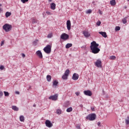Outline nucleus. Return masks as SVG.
Wrapping results in <instances>:
<instances>
[{
  "label": "nucleus",
  "mask_w": 129,
  "mask_h": 129,
  "mask_svg": "<svg viewBox=\"0 0 129 129\" xmlns=\"http://www.w3.org/2000/svg\"><path fill=\"white\" fill-rule=\"evenodd\" d=\"M91 110H92V111H94V107H91Z\"/></svg>",
  "instance_id": "obj_47"
},
{
  "label": "nucleus",
  "mask_w": 129,
  "mask_h": 129,
  "mask_svg": "<svg viewBox=\"0 0 129 129\" xmlns=\"http://www.w3.org/2000/svg\"><path fill=\"white\" fill-rule=\"evenodd\" d=\"M5 44V41H2L1 44V46H3Z\"/></svg>",
  "instance_id": "obj_43"
},
{
  "label": "nucleus",
  "mask_w": 129,
  "mask_h": 129,
  "mask_svg": "<svg viewBox=\"0 0 129 129\" xmlns=\"http://www.w3.org/2000/svg\"><path fill=\"white\" fill-rule=\"evenodd\" d=\"M3 95H4V93L3 92L0 91V97H2Z\"/></svg>",
  "instance_id": "obj_40"
},
{
  "label": "nucleus",
  "mask_w": 129,
  "mask_h": 129,
  "mask_svg": "<svg viewBox=\"0 0 129 129\" xmlns=\"http://www.w3.org/2000/svg\"><path fill=\"white\" fill-rule=\"evenodd\" d=\"M5 69V67L4 66H1L0 70H4Z\"/></svg>",
  "instance_id": "obj_38"
},
{
  "label": "nucleus",
  "mask_w": 129,
  "mask_h": 129,
  "mask_svg": "<svg viewBox=\"0 0 129 129\" xmlns=\"http://www.w3.org/2000/svg\"><path fill=\"white\" fill-rule=\"evenodd\" d=\"M98 12L100 15H102V11H101L100 10H99Z\"/></svg>",
  "instance_id": "obj_41"
},
{
  "label": "nucleus",
  "mask_w": 129,
  "mask_h": 129,
  "mask_svg": "<svg viewBox=\"0 0 129 129\" xmlns=\"http://www.w3.org/2000/svg\"><path fill=\"white\" fill-rule=\"evenodd\" d=\"M127 2H129V0H127Z\"/></svg>",
  "instance_id": "obj_55"
},
{
  "label": "nucleus",
  "mask_w": 129,
  "mask_h": 129,
  "mask_svg": "<svg viewBox=\"0 0 129 129\" xmlns=\"http://www.w3.org/2000/svg\"><path fill=\"white\" fill-rule=\"evenodd\" d=\"M78 78H79V75H78V74L76 73L73 74L72 77L73 80H78Z\"/></svg>",
  "instance_id": "obj_13"
},
{
  "label": "nucleus",
  "mask_w": 129,
  "mask_h": 129,
  "mask_svg": "<svg viewBox=\"0 0 129 129\" xmlns=\"http://www.w3.org/2000/svg\"><path fill=\"white\" fill-rule=\"evenodd\" d=\"M99 44L97 43L96 41H93L91 43L90 48L92 51V53L93 54H98L100 51V49L98 48Z\"/></svg>",
  "instance_id": "obj_1"
},
{
  "label": "nucleus",
  "mask_w": 129,
  "mask_h": 129,
  "mask_svg": "<svg viewBox=\"0 0 129 129\" xmlns=\"http://www.w3.org/2000/svg\"><path fill=\"white\" fill-rule=\"evenodd\" d=\"M53 86H58V81H54L53 82Z\"/></svg>",
  "instance_id": "obj_28"
},
{
  "label": "nucleus",
  "mask_w": 129,
  "mask_h": 129,
  "mask_svg": "<svg viewBox=\"0 0 129 129\" xmlns=\"http://www.w3.org/2000/svg\"><path fill=\"white\" fill-rule=\"evenodd\" d=\"M11 15H12V13L11 12H7L6 13L5 16L6 18H9V17L11 16Z\"/></svg>",
  "instance_id": "obj_25"
},
{
  "label": "nucleus",
  "mask_w": 129,
  "mask_h": 129,
  "mask_svg": "<svg viewBox=\"0 0 129 129\" xmlns=\"http://www.w3.org/2000/svg\"><path fill=\"white\" fill-rule=\"evenodd\" d=\"M83 34L85 38H88V37H90V33L88 32L87 31H84L83 32Z\"/></svg>",
  "instance_id": "obj_12"
},
{
  "label": "nucleus",
  "mask_w": 129,
  "mask_h": 129,
  "mask_svg": "<svg viewBox=\"0 0 129 129\" xmlns=\"http://www.w3.org/2000/svg\"><path fill=\"white\" fill-rule=\"evenodd\" d=\"M60 39H61V40H63L64 41H66V40H68V39H69V35L65 33H62L60 35Z\"/></svg>",
  "instance_id": "obj_5"
},
{
  "label": "nucleus",
  "mask_w": 129,
  "mask_h": 129,
  "mask_svg": "<svg viewBox=\"0 0 129 129\" xmlns=\"http://www.w3.org/2000/svg\"><path fill=\"white\" fill-rule=\"evenodd\" d=\"M45 125L47 127H52V126H53V124L51 123V121L46 120L45 121Z\"/></svg>",
  "instance_id": "obj_8"
},
{
  "label": "nucleus",
  "mask_w": 129,
  "mask_h": 129,
  "mask_svg": "<svg viewBox=\"0 0 129 129\" xmlns=\"http://www.w3.org/2000/svg\"><path fill=\"white\" fill-rule=\"evenodd\" d=\"M76 127V128L77 129H81V128L80 127V125H79V124L77 125Z\"/></svg>",
  "instance_id": "obj_39"
},
{
  "label": "nucleus",
  "mask_w": 129,
  "mask_h": 129,
  "mask_svg": "<svg viewBox=\"0 0 129 129\" xmlns=\"http://www.w3.org/2000/svg\"><path fill=\"white\" fill-rule=\"evenodd\" d=\"M37 42H38V39H36L33 42V44L34 45V46H36V45H37Z\"/></svg>",
  "instance_id": "obj_32"
},
{
  "label": "nucleus",
  "mask_w": 129,
  "mask_h": 129,
  "mask_svg": "<svg viewBox=\"0 0 129 129\" xmlns=\"http://www.w3.org/2000/svg\"><path fill=\"white\" fill-rule=\"evenodd\" d=\"M125 124L127 125L129 124V116H127V118L125 119Z\"/></svg>",
  "instance_id": "obj_24"
},
{
  "label": "nucleus",
  "mask_w": 129,
  "mask_h": 129,
  "mask_svg": "<svg viewBox=\"0 0 129 129\" xmlns=\"http://www.w3.org/2000/svg\"><path fill=\"white\" fill-rule=\"evenodd\" d=\"M49 99L53 100V101H56V100H57V99H58V94H55L54 95L50 96L49 97Z\"/></svg>",
  "instance_id": "obj_7"
},
{
  "label": "nucleus",
  "mask_w": 129,
  "mask_h": 129,
  "mask_svg": "<svg viewBox=\"0 0 129 129\" xmlns=\"http://www.w3.org/2000/svg\"><path fill=\"white\" fill-rule=\"evenodd\" d=\"M95 118H96V114L95 113L90 114L86 117V119L89 120H94Z\"/></svg>",
  "instance_id": "obj_4"
},
{
  "label": "nucleus",
  "mask_w": 129,
  "mask_h": 129,
  "mask_svg": "<svg viewBox=\"0 0 129 129\" xmlns=\"http://www.w3.org/2000/svg\"><path fill=\"white\" fill-rule=\"evenodd\" d=\"M70 74V71L69 70H67L64 72V75L67 76H69V74Z\"/></svg>",
  "instance_id": "obj_21"
},
{
  "label": "nucleus",
  "mask_w": 129,
  "mask_h": 129,
  "mask_svg": "<svg viewBox=\"0 0 129 129\" xmlns=\"http://www.w3.org/2000/svg\"><path fill=\"white\" fill-rule=\"evenodd\" d=\"M47 38H52V34H48L47 35Z\"/></svg>",
  "instance_id": "obj_42"
},
{
  "label": "nucleus",
  "mask_w": 129,
  "mask_h": 129,
  "mask_svg": "<svg viewBox=\"0 0 129 129\" xmlns=\"http://www.w3.org/2000/svg\"><path fill=\"white\" fill-rule=\"evenodd\" d=\"M3 30L5 31V32H10V31H12V29H13V27L12 25L6 23L3 27Z\"/></svg>",
  "instance_id": "obj_2"
},
{
  "label": "nucleus",
  "mask_w": 129,
  "mask_h": 129,
  "mask_svg": "<svg viewBox=\"0 0 129 129\" xmlns=\"http://www.w3.org/2000/svg\"><path fill=\"white\" fill-rule=\"evenodd\" d=\"M49 3H51L52 2V0H48Z\"/></svg>",
  "instance_id": "obj_53"
},
{
  "label": "nucleus",
  "mask_w": 129,
  "mask_h": 129,
  "mask_svg": "<svg viewBox=\"0 0 129 129\" xmlns=\"http://www.w3.org/2000/svg\"><path fill=\"white\" fill-rule=\"evenodd\" d=\"M92 13V11L90 9L88 10L86 12V14H91Z\"/></svg>",
  "instance_id": "obj_34"
},
{
  "label": "nucleus",
  "mask_w": 129,
  "mask_h": 129,
  "mask_svg": "<svg viewBox=\"0 0 129 129\" xmlns=\"http://www.w3.org/2000/svg\"><path fill=\"white\" fill-rule=\"evenodd\" d=\"M80 107H83V105L81 104V105H80Z\"/></svg>",
  "instance_id": "obj_51"
},
{
  "label": "nucleus",
  "mask_w": 129,
  "mask_h": 129,
  "mask_svg": "<svg viewBox=\"0 0 129 129\" xmlns=\"http://www.w3.org/2000/svg\"><path fill=\"white\" fill-rule=\"evenodd\" d=\"M33 107H36V106H37V105L35 104H33Z\"/></svg>",
  "instance_id": "obj_50"
},
{
  "label": "nucleus",
  "mask_w": 129,
  "mask_h": 129,
  "mask_svg": "<svg viewBox=\"0 0 129 129\" xmlns=\"http://www.w3.org/2000/svg\"><path fill=\"white\" fill-rule=\"evenodd\" d=\"M2 12H3V8L0 7V13H1Z\"/></svg>",
  "instance_id": "obj_48"
},
{
  "label": "nucleus",
  "mask_w": 129,
  "mask_h": 129,
  "mask_svg": "<svg viewBox=\"0 0 129 129\" xmlns=\"http://www.w3.org/2000/svg\"><path fill=\"white\" fill-rule=\"evenodd\" d=\"M110 4L111 6H115V5H116V2H115V0H111L110 1Z\"/></svg>",
  "instance_id": "obj_16"
},
{
  "label": "nucleus",
  "mask_w": 129,
  "mask_h": 129,
  "mask_svg": "<svg viewBox=\"0 0 129 129\" xmlns=\"http://www.w3.org/2000/svg\"><path fill=\"white\" fill-rule=\"evenodd\" d=\"M127 18H128V16H126L124 19H123L122 20V22L123 23V24H126L127 23Z\"/></svg>",
  "instance_id": "obj_17"
},
{
  "label": "nucleus",
  "mask_w": 129,
  "mask_h": 129,
  "mask_svg": "<svg viewBox=\"0 0 129 129\" xmlns=\"http://www.w3.org/2000/svg\"><path fill=\"white\" fill-rule=\"evenodd\" d=\"M82 49H86V46L85 45L81 47Z\"/></svg>",
  "instance_id": "obj_44"
},
{
  "label": "nucleus",
  "mask_w": 129,
  "mask_h": 129,
  "mask_svg": "<svg viewBox=\"0 0 129 129\" xmlns=\"http://www.w3.org/2000/svg\"><path fill=\"white\" fill-rule=\"evenodd\" d=\"M62 79H63L64 80H66V79H67V78H68V76H66V75H63L62 77Z\"/></svg>",
  "instance_id": "obj_30"
},
{
  "label": "nucleus",
  "mask_w": 129,
  "mask_h": 129,
  "mask_svg": "<svg viewBox=\"0 0 129 129\" xmlns=\"http://www.w3.org/2000/svg\"><path fill=\"white\" fill-rule=\"evenodd\" d=\"M46 14H49V15H50V14H51V13L49 12H46Z\"/></svg>",
  "instance_id": "obj_52"
},
{
  "label": "nucleus",
  "mask_w": 129,
  "mask_h": 129,
  "mask_svg": "<svg viewBox=\"0 0 129 129\" xmlns=\"http://www.w3.org/2000/svg\"><path fill=\"white\" fill-rule=\"evenodd\" d=\"M109 59L110 60H115V59H116V57L114 55H112L110 56Z\"/></svg>",
  "instance_id": "obj_29"
},
{
  "label": "nucleus",
  "mask_w": 129,
  "mask_h": 129,
  "mask_svg": "<svg viewBox=\"0 0 129 129\" xmlns=\"http://www.w3.org/2000/svg\"><path fill=\"white\" fill-rule=\"evenodd\" d=\"M0 7H3V4H0Z\"/></svg>",
  "instance_id": "obj_54"
},
{
  "label": "nucleus",
  "mask_w": 129,
  "mask_h": 129,
  "mask_svg": "<svg viewBox=\"0 0 129 129\" xmlns=\"http://www.w3.org/2000/svg\"><path fill=\"white\" fill-rule=\"evenodd\" d=\"M84 94L85 95H87V96H91L92 95V92L89 90H88L84 91Z\"/></svg>",
  "instance_id": "obj_9"
},
{
  "label": "nucleus",
  "mask_w": 129,
  "mask_h": 129,
  "mask_svg": "<svg viewBox=\"0 0 129 129\" xmlns=\"http://www.w3.org/2000/svg\"><path fill=\"white\" fill-rule=\"evenodd\" d=\"M101 25V22L100 21H97L96 23V25L97 26H100Z\"/></svg>",
  "instance_id": "obj_36"
},
{
  "label": "nucleus",
  "mask_w": 129,
  "mask_h": 129,
  "mask_svg": "<svg viewBox=\"0 0 129 129\" xmlns=\"http://www.w3.org/2000/svg\"><path fill=\"white\" fill-rule=\"evenodd\" d=\"M99 34L101 35L104 38H106L107 37V34H106V32H105L100 31L99 32Z\"/></svg>",
  "instance_id": "obj_14"
},
{
  "label": "nucleus",
  "mask_w": 129,
  "mask_h": 129,
  "mask_svg": "<svg viewBox=\"0 0 129 129\" xmlns=\"http://www.w3.org/2000/svg\"><path fill=\"white\" fill-rule=\"evenodd\" d=\"M4 93L6 97H9L10 96V93H9V92L4 91Z\"/></svg>",
  "instance_id": "obj_22"
},
{
  "label": "nucleus",
  "mask_w": 129,
  "mask_h": 129,
  "mask_svg": "<svg viewBox=\"0 0 129 129\" xmlns=\"http://www.w3.org/2000/svg\"><path fill=\"white\" fill-rule=\"evenodd\" d=\"M19 118L20 121H24L25 120V117H24L23 115L20 116Z\"/></svg>",
  "instance_id": "obj_27"
},
{
  "label": "nucleus",
  "mask_w": 129,
  "mask_h": 129,
  "mask_svg": "<svg viewBox=\"0 0 129 129\" xmlns=\"http://www.w3.org/2000/svg\"><path fill=\"white\" fill-rule=\"evenodd\" d=\"M43 51H44L45 53L46 54H50V53H51V51H52V46L50 45H46L43 48Z\"/></svg>",
  "instance_id": "obj_3"
},
{
  "label": "nucleus",
  "mask_w": 129,
  "mask_h": 129,
  "mask_svg": "<svg viewBox=\"0 0 129 129\" xmlns=\"http://www.w3.org/2000/svg\"><path fill=\"white\" fill-rule=\"evenodd\" d=\"M12 108L13 110H15V111H19V108L16 106H12Z\"/></svg>",
  "instance_id": "obj_18"
},
{
  "label": "nucleus",
  "mask_w": 129,
  "mask_h": 129,
  "mask_svg": "<svg viewBox=\"0 0 129 129\" xmlns=\"http://www.w3.org/2000/svg\"><path fill=\"white\" fill-rule=\"evenodd\" d=\"M100 124H101L100 122H98L97 123L98 126H101Z\"/></svg>",
  "instance_id": "obj_46"
},
{
  "label": "nucleus",
  "mask_w": 129,
  "mask_h": 129,
  "mask_svg": "<svg viewBox=\"0 0 129 129\" xmlns=\"http://www.w3.org/2000/svg\"><path fill=\"white\" fill-rule=\"evenodd\" d=\"M72 46V43H68L66 45V49H69V48L71 47Z\"/></svg>",
  "instance_id": "obj_23"
},
{
  "label": "nucleus",
  "mask_w": 129,
  "mask_h": 129,
  "mask_svg": "<svg viewBox=\"0 0 129 129\" xmlns=\"http://www.w3.org/2000/svg\"><path fill=\"white\" fill-rule=\"evenodd\" d=\"M95 65L98 68H101V67H102V66L101 64V60L100 59H97L95 63Z\"/></svg>",
  "instance_id": "obj_6"
},
{
  "label": "nucleus",
  "mask_w": 129,
  "mask_h": 129,
  "mask_svg": "<svg viewBox=\"0 0 129 129\" xmlns=\"http://www.w3.org/2000/svg\"><path fill=\"white\" fill-rule=\"evenodd\" d=\"M75 94L77 96H79L80 95V92H76L75 93Z\"/></svg>",
  "instance_id": "obj_37"
},
{
  "label": "nucleus",
  "mask_w": 129,
  "mask_h": 129,
  "mask_svg": "<svg viewBox=\"0 0 129 129\" xmlns=\"http://www.w3.org/2000/svg\"><path fill=\"white\" fill-rule=\"evenodd\" d=\"M72 110H73V108H72V107H70L67 109V112H71V111H72Z\"/></svg>",
  "instance_id": "obj_26"
},
{
  "label": "nucleus",
  "mask_w": 129,
  "mask_h": 129,
  "mask_svg": "<svg viewBox=\"0 0 129 129\" xmlns=\"http://www.w3.org/2000/svg\"><path fill=\"white\" fill-rule=\"evenodd\" d=\"M16 94H20V92H19V91H16Z\"/></svg>",
  "instance_id": "obj_49"
},
{
  "label": "nucleus",
  "mask_w": 129,
  "mask_h": 129,
  "mask_svg": "<svg viewBox=\"0 0 129 129\" xmlns=\"http://www.w3.org/2000/svg\"><path fill=\"white\" fill-rule=\"evenodd\" d=\"M50 9L51 10H55L56 9V4L54 3H51L50 5Z\"/></svg>",
  "instance_id": "obj_15"
},
{
  "label": "nucleus",
  "mask_w": 129,
  "mask_h": 129,
  "mask_svg": "<svg viewBox=\"0 0 129 129\" xmlns=\"http://www.w3.org/2000/svg\"><path fill=\"white\" fill-rule=\"evenodd\" d=\"M22 56L23 58H25V57H26V55L24 53H22Z\"/></svg>",
  "instance_id": "obj_45"
},
{
  "label": "nucleus",
  "mask_w": 129,
  "mask_h": 129,
  "mask_svg": "<svg viewBox=\"0 0 129 129\" xmlns=\"http://www.w3.org/2000/svg\"><path fill=\"white\" fill-rule=\"evenodd\" d=\"M67 28L69 31L71 30V21H70V20H68L67 21Z\"/></svg>",
  "instance_id": "obj_10"
},
{
  "label": "nucleus",
  "mask_w": 129,
  "mask_h": 129,
  "mask_svg": "<svg viewBox=\"0 0 129 129\" xmlns=\"http://www.w3.org/2000/svg\"><path fill=\"white\" fill-rule=\"evenodd\" d=\"M120 30V27L119 26H116L115 28V31H119Z\"/></svg>",
  "instance_id": "obj_33"
},
{
  "label": "nucleus",
  "mask_w": 129,
  "mask_h": 129,
  "mask_svg": "<svg viewBox=\"0 0 129 129\" xmlns=\"http://www.w3.org/2000/svg\"><path fill=\"white\" fill-rule=\"evenodd\" d=\"M46 79L48 82H50V81H51V79H52V77L50 75H47L46 76Z\"/></svg>",
  "instance_id": "obj_19"
},
{
  "label": "nucleus",
  "mask_w": 129,
  "mask_h": 129,
  "mask_svg": "<svg viewBox=\"0 0 129 129\" xmlns=\"http://www.w3.org/2000/svg\"><path fill=\"white\" fill-rule=\"evenodd\" d=\"M21 2L23 4H26V3L29 2V0H21Z\"/></svg>",
  "instance_id": "obj_35"
},
{
  "label": "nucleus",
  "mask_w": 129,
  "mask_h": 129,
  "mask_svg": "<svg viewBox=\"0 0 129 129\" xmlns=\"http://www.w3.org/2000/svg\"><path fill=\"white\" fill-rule=\"evenodd\" d=\"M57 114H61V109H58L56 110Z\"/></svg>",
  "instance_id": "obj_31"
},
{
  "label": "nucleus",
  "mask_w": 129,
  "mask_h": 129,
  "mask_svg": "<svg viewBox=\"0 0 129 129\" xmlns=\"http://www.w3.org/2000/svg\"><path fill=\"white\" fill-rule=\"evenodd\" d=\"M37 23H39V21H38V20L35 18L32 19V24H37Z\"/></svg>",
  "instance_id": "obj_20"
},
{
  "label": "nucleus",
  "mask_w": 129,
  "mask_h": 129,
  "mask_svg": "<svg viewBox=\"0 0 129 129\" xmlns=\"http://www.w3.org/2000/svg\"><path fill=\"white\" fill-rule=\"evenodd\" d=\"M36 54L37 56L39 57V58H40L41 59L43 58V54H42V52H41V50L37 51Z\"/></svg>",
  "instance_id": "obj_11"
}]
</instances>
